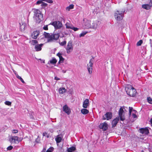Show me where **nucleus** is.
I'll return each instance as SVG.
<instances>
[{
    "label": "nucleus",
    "instance_id": "obj_1",
    "mask_svg": "<svg viewBox=\"0 0 152 152\" xmlns=\"http://www.w3.org/2000/svg\"><path fill=\"white\" fill-rule=\"evenodd\" d=\"M32 10L34 13L33 18L38 23L40 22L43 19V14L39 9L33 8Z\"/></svg>",
    "mask_w": 152,
    "mask_h": 152
},
{
    "label": "nucleus",
    "instance_id": "obj_2",
    "mask_svg": "<svg viewBox=\"0 0 152 152\" xmlns=\"http://www.w3.org/2000/svg\"><path fill=\"white\" fill-rule=\"evenodd\" d=\"M43 34L45 37L48 39V42L57 40L60 36V34L59 33L52 34L44 32Z\"/></svg>",
    "mask_w": 152,
    "mask_h": 152
},
{
    "label": "nucleus",
    "instance_id": "obj_3",
    "mask_svg": "<svg viewBox=\"0 0 152 152\" xmlns=\"http://www.w3.org/2000/svg\"><path fill=\"white\" fill-rule=\"evenodd\" d=\"M125 90L127 94L131 96L134 97L136 95V89L130 85H127L126 87Z\"/></svg>",
    "mask_w": 152,
    "mask_h": 152
},
{
    "label": "nucleus",
    "instance_id": "obj_4",
    "mask_svg": "<svg viewBox=\"0 0 152 152\" xmlns=\"http://www.w3.org/2000/svg\"><path fill=\"white\" fill-rule=\"evenodd\" d=\"M124 13L123 11H116L114 13L115 18L116 20L117 21H120L122 20L124 15Z\"/></svg>",
    "mask_w": 152,
    "mask_h": 152
},
{
    "label": "nucleus",
    "instance_id": "obj_5",
    "mask_svg": "<svg viewBox=\"0 0 152 152\" xmlns=\"http://www.w3.org/2000/svg\"><path fill=\"white\" fill-rule=\"evenodd\" d=\"M83 26L84 28H90L91 26V21L86 18L83 19Z\"/></svg>",
    "mask_w": 152,
    "mask_h": 152
},
{
    "label": "nucleus",
    "instance_id": "obj_6",
    "mask_svg": "<svg viewBox=\"0 0 152 152\" xmlns=\"http://www.w3.org/2000/svg\"><path fill=\"white\" fill-rule=\"evenodd\" d=\"M101 23V22L98 20L93 21L92 24H91L90 28L96 30L100 25Z\"/></svg>",
    "mask_w": 152,
    "mask_h": 152
},
{
    "label": "nucleus",
    "instance_id": "obj_7",
    "mask_svg": "<svg viewBox=\"0 0 152 152\" xmlns=\"http://www.w3.org/2000/svg\"><path fill=\"white\" fill-rule=\"evenodd\" d=\"M50 24L53 26L56 29H59L62 26V23L59 21H54L51 23Z\"/></svg>",
    "mask_w": 152,
    "mask_h": 152
},
{
    "label": "nucleus",
    "instance_id": "obj_8",
    "mask_svg": "<svg viewBox=\"0 0 152 152\" xmlns=\"http://www.w3.org/2000/svg\"><path fill=\"white\" fill-rule=\"evenodd\" d=\"M66 49L68 53H69L72 51L73 48L72 41H70L68 42Z\"/></svg>",
    "mask_w": 152,
    "mask_h": 152
},
{
    "label": "nucleus",
    "instance_id": "obj_9",
    "mask_svg": "<svg viewBox=\"0 0 152 152\" xmlns=\"http://www.w3.org/2000/svg\"><path fill=\"white\" fill-rule=\"evenodd\" d=\"M124 112L123 108L122 107H121L118 111V115L121 121H123L125 119V118L123 113Z\"/></svg>",
    "mask_w": 152,
    "mask_h": 152
},
{
    "label": "nucleus",
    "instance_id": "obj_10",
    "mask_svg": "<svg viewBox=\"0 0 152 152\" xmlns=\"http://www.w3.org/2000/svg\"><path fill=\"white\" fill-rule=\"evenodd\" d=\"M112 117V114L110 112H107L103 116V119L108 120L111 119Z\"/></svg>",
    "mask_w": 152,
    "mask_h": 152
},
{
    "label": "nucleus",
    "instance_id": "obj_11",
    "mask_svg": "<svg viewBox=\"0 0 152 152\" xmlns=\"http://www.w3.org/2000/svg\"><path fill=\"white\" fill-rule=\"evenodd\" d=\"M18 137L17 136H12L10 139V140L12 143H15L18 142L21 140H19Z\"/></svg>",
    "mask_w": 152,
    "mask_h": 152
},
{
    "label": "nucleus",
    "instance_id": "obj_12",
    "mask_svg": "<svg viewBox=\"0 0 152 152\" xmlns=\"http://www.w3.org/2000/svg\"><path fill=\"white\" fill-rule=\"evenodd\" d=\"M100 129H102L103 131L106 130L108 129V125L106 123L101 124L99 126Z\"/></svg>",
    "mask_w": 152,
    "mask_h": 152
},
{
    "label": "nucleus",
    "instance_id": "obj_13",
    "mask_svg": "<svg viewBox=\"0 0 152 152\" xmlns=\"http://www.w3.org/2000/svg\"><path fill=\"white\" fill-rule=\"evenodd\" d=\"M152 7V0H150L149 4H144L142 5V7L143 9L148 10L151 9Z\"/></svg>",
    "mask_w": 152,
    "mask_h": 152
},
{
    "label": "nucleus",
    "instance_id": "obj_14",
    "mask_svg": "<svg viewBox=\"0 0 152 152\" xmlns=\"http://www.w3.org/2000/svg\"><path fill=\"white\" fill-rule=\"evenodd\" d=\"M39 34V31H34L31 34V37L33 39H36L38 36Z\"/></svg>",
    "mask_w": 152,
    "mask_h": 152
},
{
    "label": "nucleus",
    "instance_id": "obj_15",
    "mask_svg": "<svg viewBox=\"0 0 152 152\" xmlns=\"http://www.w3.org/2000/svg\"><path fill=\"white\" fill-rule=\"evenodd\" d=\"M63 111L68 115H69L70 113L71 110L66 105H65L63 107Z\"/></svg>",
    "mask_w": 152,
    "mask_h": 152
},
{
    "label": "nucleus",
    "instance_id": "obj_16",
    "mask_svg": "<svg viewBox=\"0 0 152 152\" xmlns=\"http://www.w3.org/2000/svg\"><path fill=\"white\" fill-rule=\"evenodd\" d=\"M139 131L142 134H148L149 133V131L147 128H141L139 129Z\"/></svg>",
    "mask_w": 152,
    "mask_h": 152
},
{
    "label": "nucleus",
    "instance_id": "obj_17",
    "mask_svg": "<svg viewBox=\"0 0 152 152\" xmlns=\"http://www.w3.org/2000/svg\"><path fill=\"white\" fill-rule=\"evenodd\" d=\"M43 45V44H37L35 45L34 48L36 51H39L41 50L42 47Z\"/></svg>",
    "mask_w": 152,
    "mask_h": 152
},
{
    "label": "nucleus",
    "instance_id": "obj_18",
    "mask_svg": "<svg viewBox=\"0 0 152 152\" xmlns=\"http://www.w3.org/2000/svg\"><path fill=\"white\" fill-rule=\"evenodd\" d=\"M119 120V117H117L114 119L112 122V127H114L115 126Z\"/></svg>",
    "mask_w": 152,
    "mask_h": 152
},
{
    "label": "nucleus",
    "instance_id": "obj_19",
    "mask_svg": "<svg viewBox=\"0 0 152 152\" xmlns=\"http://www.w3.org/2000/svg\"><path fill=\"white\" fill-rule=\"evenodd\" d=\"M89 105V100L88 99H86L83 102V107L84 108H86Z\"/></svg>",
    "mask_w": 152,
    "mask_h": 152
},
{
    "label": "nucleus",
    "instance_id": "obj_20",
    "mask_svg": "<svg viewBox=\"0 0 152 152\" xmlns=\"http://www.w3.org/2000/svg\"><path fill=\"white\" fill-rule=\"evenodd\" d=\"M58 91L60 94H62L66 92V89L64 88L61 87L59 89Z\"/></svg>",
    "mask_w": 152,
    "mask_h": 152
},
{
    "label": "nucleus",
    "instance_id": "obj_21",
    "mask_svg": "<svg viewBox=\"0 0 152 152\" xmlns=\"http://www.w3.org/2000/svg\"><path fill=\"white\" fill-rule=\"evenodd\" d=\"M26 28V24L25 23H22V25L20 23V29L21 31H24Z\"/></svg>",
    "mask_w": 152,
    "mask_h": 152
},
{
    "label": "nucleus",
    "instance_id": "obj_22",
    "mask_svg": "<svg viewBox=\"0 0 152 152\" xmlns=\"http://www.w3.org/2000/svg\"><path fill=\"white\" fill-rule=\"evenodd\" d=\"M76 150L75 147L72 146L70 148H67L66 151L67 152H73Z\"/></svg>",
    "mask_w": 152,
    "mask_h": 152
},
{
    "label": "nucleus",
    "instance_id": "obj_23",
    "mask_svg": "<svg viewBox=\"0 0 152 152\" xmlns=\"http://www.w3.org/2000/svg\"><path fill=\"white\" fill-rule=\"evenodd\" d=\"M62 138V137L61 135H58L55 138V140L56 142L57 143H58L60 142Z\"/></svg>",
    "mask_w": 152,
    "mask_h": 152
},
{
    "label": "nucleus",
    "instance_id": "obj_24",
    "mask_svg": "<svg viewBox=\"0 0 152 152\" xmlns=\"http://www.w3.org/2000/svg\"><path fill=\"white\" fill-rule=\"evenodd\" d=\"M86 108L82 109L81 110V113L83 115L89 113V111Z\"/></svg>",
    "mask_w": 152,
    "mask_h": 152
},
{
    "label": "nucleus",
    "instance_id": "obj_25",
    "mask_svg": "<svg viewBox=\"0 0 152 152\" xmlns=\"http://www.w3.org/2000/svg\"><path fill=\"white\" fill-rule=\"evenodd\" d=\"M94 58H91L89 61L88 64V67L92 68L93 65V61H94Z\"/></svg>",
    "mask_w": 152,
    "mask_h": 152
},
{
    "label": "nucleus",
    "instance_id": "obj_26",
    "mask_svg": "<svg viewBox=\"0 0 152 152\" xmlns=\"http://www.w3.org/2000/svg\"><path fill=\"white\" fill-rule=\"evenodd\" d=\"M66 28L68 29H72L73 26L69 23H66Z\"/></svg>",
    "mask_w": 152,
    "mask_h": 152
},
{
    "label": "nucleus",
    "instance_id": "obj_27",
    "mask_svg": "<svg viewBox=\"0 0 152 152\" xmlns=\"http://www.w3.org/2000/svg\"><path fill=\"white\" fill-rule=\"evenodd\" d=\"M15 74L16 76V77H17L18 78V79H19V80H20V81L23 83H25V82L23 80V79L20 76L18 75V74L17 73L15 72Z\"/></svg>",
    "mask_w": 152,
    "mask_h": 152
},
{
    "label": "nucleus",
    "instance_id": "obj_28",
    "mask_svg": "<svg viewBox=\"0 0 152 152\" xmlns=\"http://www.w3.org/2000/svg\"><path fill=\"white\" fill-rule=\"evenodd\" d=\"M30 42L32 45H35L37 44L38 42L37 40H32L30 41Z\"/></svg>",
    "mask_w": 152,
    "mask_h": 152
},
{
    "label": "nucleus",
    "instance_id": "obj_29",
    "mask_svg": "<svg viewBox=\"0 0 152 152\" xmlns=\"http://www.w3.org/2000/svg\"><path fill=\"white\" fill-rule=\"evenodd\" d=\"M87 68L89 74H91L92 72L93 69L92 68L88 67V64H87Z\"/></svg>",
    "mask_w": 152,
    "mask_h": 152
},
{
    "label": "nucleus",
    "instance_id": "obj_30",
    "mask_svg": "<svg viewBox=\"0 0 152 152\" xmlns=\"http://www.w3.org/2000/svg\"><path fill=\"white\" fill-rule=\"evenodd\" d=\"M74 5L72 4L70 5L69 6L67 7L66 8V10L69 11L71 9H72L74 8Z\"/></svg>",
    "mask_w": 152,
    "mask_h": 152
},
{
    "label": "nucleus",
    "instance_id": "obj_31",
    "mask_svg": "<svg viewBox=\"0 0 152 152\" xmlns=\"http://www.w3.org/2000/svg\"><path fill=\"white\" fill-rule=\"evenodd\" d=\"M57 61L55 58H53L50 61V63L51 64H56Z\"/></svg>",
    "mask_w": 152,
    "mask_h": 152
},
{
    "label": "nucleus",
    "instance_id": "obj_32",
    "mask_svg": "<svg viewBox=\"0 0 152 152\" xmlns=\"http://www.w3.org/2000/svg\"><path fill=\"white\" fill-rule=\"evenodd\" d=\"M137 113L136 111L135 110H133V113H132V116L134 118H137V116L136 113Z\"/></svg>",
    "mask_w": 152,
    "mask_h": 152
},
{
    "label": "nucleus",
    "instance_id": "obj_33",
    "mask_svg": "<svg viewBox=\"0 0 152 152\" xmlns=\"http://www.w3.org/2000/svg\"><path fill=\"white\" fill-rule=\"evenodd\" d=\"M148 102L150 104H152V98L150 97H148L147 98Z\"/></svg>",
    "mask_w": 152,
    "mask_h": 152
},
{
    "label": "nucleus",
    "instance_id": "obj_34",
    "mask_svg": "<svg viewBox=\"0 0 152 152\" xmlns=\"http://www.w3.org/2000/svg\"><path fill=\"white\" fill-rule=\"evenodd\" d=\"M59 61H58V63H62L64 61V58H63V57H62V56H60L59 57Z\"/></svg>",
    "mask_w": 152,
    "mask_h": 152
},
{
    "label": "nucleus",
    "instance_id": "obj_35",
    "mask_svg": "<svg viewBox=\"0 0 152 152\" xmlns=\"http://www.w3.org/2000/svg\"><path fill=\"white\" fill-rule=\"evenodd\" d=\"M143 41L142 40H140L138 42L137 44V46H140L141 44L142 43Z\"/></svg>",
    "mask_w": 152,
    "mask_h": 152
},
{
    "label": "nucleus",
    "instance_id": "obj_36",
    "mask_svg": "<svg viewBox=\"0 0 152 152\" xmlns=\"http://www.w3.org/2000/svg\"><path fill=\"white\" fill-rule=\"evenodd\" d=\"M129 116H130L131 114V113L132 112H133V110L132 107H129Z\"/></svg>",
    "mask_w": 152,
    "mask_h": 152
},
{
    "label": "nucleus",
    "instance_id": "obj_37",
    "mask_svg": "<svg viewBox=\"0 0 152 152\" xmlns=\"http://www.w3.org/2000/svg\"><path fill=\"white\" fill-rule=\"evenodd\" d=\"M66 41L65 40L62 42H59V43L60 45L63 46L65 45L66 44Z\"/></svg>",
    "mask_w": 152,
    "mask_h": 152
},
{
    "label": "nucleus",
    "instance_id": "obj_38",
    "mask_svg": "<svg viewBox=\"0 0 152 152\" xmlns=\"http://www.w3.org/2000/svg\"><path fill=\"white\" fill-rule=\"evenodd\" d=\"M53 147H51L47 150L46 152H52L53 150Z\"/></svg>",
    "mask_w": 152,
    "mask_h": 152
},
{
    "label": "nucleus",
    "instance_id": "obj_39",
    "mask_svg": "<svg viewBox=\"0 0 152 152\" xmlns=\"http://www.w3.org/2000/svg\"><path fill=\"white\" fill-rule=\"evenodd\" d=\"M47 4L46 3H45L44 2H42L41 5V6L42 7V8H45L47 5Z\"/></svg>",
    "mask_w": 152,
    "mask_h": 152
},
{
    "label": "nucleus",
    "instance_id": "obj_40",
    "mask_svg": "<svg viewBox=\"0 0 152 152\" xmlns=\"http://www.w3.org/2000/svg\"><path fill=\"white\" fill-rule=\"evenodd\" d=\"M5 104L8 106H10L11 104V102L9 101H6L4 102Z\"/></svg>",
    "mask_w": 152,
    "mask_h": 152
},
{
    "label": "nucleus",
    "instance_id": "obj_41",
    "mask_svg": "<svg viewBox=\"0 0 152 152\" xmlns=\"http://www.w3.org/2000/svg\"><path fill=\"white\" fill-rule=\"evenodd\" d=\"M87 33V32L83 31L80 34V37H83Z\"/></svg>",
    "mask_w": 152,
    "mask_h": 152
},
{
    "label": "nucleus",
    "instance_id": "obj_42",
    "mask_svg": "<svg viewBox=\"0 0 152 152\" xmlns=\"http://www.w3.org/2000/svg\"><path fill=\"white\" fill-rule=\"evenodd\" d=\"M42 2H43L41 0H38L37 1L36 4L37 5H38L41 4H42Z\"/></svg>",
    "mask_w": 152,
    "mask_h": 152
},
{
    "label": "nucleus",
    "instance_id": "obj_43",
    "mask_svg": "<svg viewBox=\"0 0 152 152\" xmlns=\"http://www.w3.org/2000/svg\"><path fill=\"white\" fill-rule=\"evenodd\" d=\"M13 148V146H12L11 145H10V146H8L7 148V150H11Z\"/></svg>",
    "mask_w": 152,
    "mask_h": 152
},
{
    "label": "nucleus",
    "instance_id": "obj_44",
    "mask_svg": "<svg viewBox=\"0 0 152 152\" xmlns=\"http://www.w3.org/2000/svg\"><path fill=\"white\" fill-rule=\"evenodd\" d=\"M71 29L75 31H77L79 29V28L77 27H75L73 26Z\"/></svg>",
    "mask_w": 152,
    "mask_h": 152
},
{
    "label": "nucleus",
    "instance_id": "obj_45",
    "mask_svg": "<svg viewBox=\"0 0 152 152\" xmlns=\"http://www.w3.org/2000/svg\"><path fill=\"white\" fill-rule=\"evenodd\" d=\"M18 132V131L17 130L14 129L12 130V132L13 133H17Z\"/></svg>",
    "mask_w": 152,
    "mask_h": 152
},
{
    "label": "nucleus",
    "instance_id": "obj_46",
    "mask_svg": "<svg viewBox=\"0 0 152 152\" xmlns=\"http://www.w3.org/2000/svg\"><path fill=\"white\" fill-rule=\"evenodd\" d=\"M43 29L45 30H48V27L47 25L44 26L43 28Z\"/></svg>",
    "mask_w": 152,
    "mask_h": 152
},
{
    "label": "nucleus",
    "instance_id": "obj_47",
    "mask_svg": "<svg viewBox=\"0 0 152 152\" xmlns=\"http://www.w3.org/2000/svg\"><path fill=\"white\" fill-rule=\"evenodd\" d=\"M46 2L48 3H52L53 2V1L52 0H47Z\"/></svg>",
    "mask_w": 152,
    "mask_h": 152
},
{
    "label": "nucleus",
    "instance_id": "obj_48",
    "mask_svg": "<svg viewBox=\"0 0 152 152\" xmlns=\"http://www.w3.org/2000/svg\"><path fill=\"white\" fill-rule=\"evenodd\" d=\"M54 79H55V80H60V78H58V77H55Z\"/></svg>",
    "mask_w": 152,
    "mask_h": 152
},
{
    "label": "nucleus",
    "instance_id": "obj_49",
    "mask_svg": "<svg viewBox=\"0 0 152 152\" xmlns=\"http://www.w3.org/2000/svg\"><path fill=\"white\" fill-rule=\"evenodd\" d=\"M57 55L59 57V56H61V54L59 53H58L57 54Z\"/></svg>",
    "mask_w": 152,
    "mask_h": 152
},
{
    "label": "nucleus",
    "instance_id": "obj_50",
    "mask_svg": "<svg viewBox=\"0 0 152 152\" xmlns=\"http://www.w3.org/2000/svg\"><path fill=\"white\" fill-rule=\"evenodd\" d=\"M46 151V149L45 148H44L43 149L42 151L41 152H45Z\"/></svg>",
    "mask_w": 152,
    "mask_h": 152
},
{
    "label": "nucleus",
    "instance_id": "obj_51",
    "mask_svg": "<svg viewBox=\"0 0 152 152\" xmlns=\"http://www.w3.org/2000/svg\"><path fill=\"white\" fill-rule=\"evenodd\" d=\"M62 72L63 73H65L66 72V71L63 70H62Z\"/></svg>",
    "mask_w": 152,
    "mask_h": 152
},
{
    "label": "nucleus",
    "instance_id": "obj_52",
    "mask_svg": "<svg viewBox=\"0 0 152 152\" xmlns=\"http://www.w3.org/2000/svg\"><path fill=\"white\" fill-rule=\"evenodd\" d=\"M150 122L151 124H152V118H151L150 120Z\"/></svg>",
    "mask_w": 152,
    "mask_h": 152
},
{
    "label": "nucleus",
    "instance_id": "obj_53",
    "mask_svg": "<svg viewBox=\"0 0 152 152\" xmlns=\"http://www.w3.org/2000/svg\"><path fill=\"white\" fill-rule=\"evenodd\" d=\"M42 1H47V0H41Z\"/></svg>",
    "mask_w": 152,
    "mask_h": 152
},
{
    "label": "nucleus",
    "instance_id": "obj_54",
    "mask_svg": "<svg viewBox=\"0 0 152 152\" xmlns=\"http://www.w3.org/2000/svg\"><path fill=\"white\" fill-rule=\"evenodd\" d=\"M150 41H152V40H151V39H150Z\"/></svg>",
    "mask_w": 152,
    "mask_h": 152
},
{
    "label": "nucleus",
    "instance_id": "obj_55",
    "mask_svg": "<svg viewBox=\"0 0 152 152\" xmlns=\"http://www.w3.org/2000/svg\"><path fill=\"white\" fill-rule=\"evenodd\" d=\"M151 126H152V124H151Z\"/></svg>",
    "mask_w": 152,
    "mask_h": 152
}]
</instances>
